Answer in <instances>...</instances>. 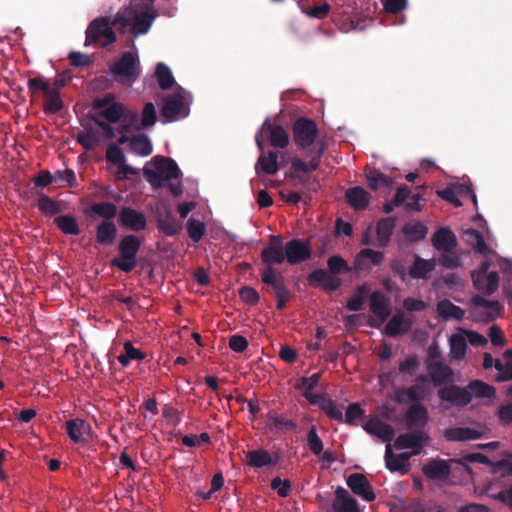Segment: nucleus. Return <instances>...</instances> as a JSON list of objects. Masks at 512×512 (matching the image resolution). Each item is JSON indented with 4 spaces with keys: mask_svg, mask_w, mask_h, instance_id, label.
<instances>
[{
    "mask_svg": "<svg viewBox=\"0 0 512 512\" xmlns=\"http://www.w3.org/2000/svg\"><path fill=\"white\" fill-rule=\"evenodd\" d=\"M351 272L347 261L334 255L327 259V269H314L308 276V284L312 287L321 288L327 293H332L342 286V280L339 275Z\"/></svg>",
    "mask_w": 512,
    "mask_h": 512,
    "instance_id": "obj_1",
    "label": "nucleus"
},
{
    "mask_svg": "<svg viewBox=\"0 0 512 512\" xmlns=\"http://www.w3.org/2000/svg\"><path fill=\"white\" fill-rule=\"evenodd\" d=\"M152 163L155 169L146 165L143 168V176L155 189L163 187L165 180L177 179L181 175L177 163L172 158L157 155L152 159Z\"/></svg>",
    "mask_w": 512,
    "mask_h": 512,
    "instance_id": "obj_2",
    "label": "nucleus"
},
{
    "mask_svg": "<svg viewBox=\"0 0 512 512\" xmlns=\"http://www.w3.org/2000/svg\"><path fill=\"white\" fill-rule=\"evenodd\" d=\"M109 72L116 82L132 85L141 74L140 61L137 54L126 51L109 67Z\"/></svg>",
    "mask_w": 512,
    "mask_h": 512,
    "instance_id": "obj_3",
    "label": "nucleus"
},
{
    "mask_svg": "<svg viewBox=\"0 0 512 512\" xmlns=\"http://www.w3.org/2000/svg\"><path fill=\"white\" fill-rule=\"evenodd\" d=\"M143 240L135 234L124 235L118 243L119 256L111 260V265L129 273L137 265V254Z\"/></svg>",
    "mask_w": 512,
    "mask_h": 512,
    "instance_id": "obj_4",
    "label": "nucleus"
},
{
    "mask_svg": "<svg viewBox=\"0 0 512 512\" xmlns=\"http://www.w3.org/2000/svg\"><path fill=\"white\" fill-rule=\"evenodd\" d=\"M116 40L117 36L111 27L110 17L100 16L88 24L85 31L84 45L86 47L100 45L102 48H107Z\"/></svg>",
    "mask_w": 512,
    "mask_h": 512,
    "instance_id": "obj_5",
    "label": "nucleus"
},
{
    "mask_svg": "<svg viewBox=\"0 0 512 512\" xmlns=\"http://www.w3.org/2000/svg\"><path fill=\"white\" fill-rule=\"evenodd\" d=\"M190 99V93L182 87H178L172 95H168L163 99L162 116L168 122L187 117L189 108L186 106V102Z\"/></svg>",
    "mask_w": 512,
    "mask_h": 512,
    "instance_id": "obj_6",
    "label": "nucleus"
},
{
    "mask_svg": "<svg viewBox=\"0 0 512 512\" xmlns=\"http://www.w3.org/2000/svg\"><path fill=\"white\" fill-rule=\"evenodd\" d=\"M293 140L296 146L302 150H310L318 136V127L314 120L299 117L292 126Z\"/></svg>",
    "mask_w": 512,
    "mask_h": 512,
    "instance_id": "obj_7",
    "label": "nucleus"
},
{
    "mask_svg": "<svg viewBox=\"0 0 512 512\" xmlns=\"http://www.w3.org/2000/svg\"><path fill=\"white\" fill-rule=\"evenodd\" d=\"M325 149L326 147L324 143H317L314 147L308 150L306 154V157L309 159L308 163L300 158H293L291 161V168L293 170L291 177L298 179L301 183L305 182V179L298 173H308L310 171L317 170Z\"/></svg>",
    "mask_w": 512,
    "mask_h": 512,
    "instance_id": "obj_8",
    "label": "nucleus"
},
{
    "mask_svg": "<svg viewBox=\"0 0 512 512\" xmlns=\"http://www.w3.org/2000/svg\"><path fill=\"white\" fill-rule=\"evenodd\" d=\"M119 224L133 232H140L147 227V218L145 214L129 206H124L118 214Z\"/></svg>",
    "mask_w": 512,
    "mask_h": 512,
    "instance_id": "obj_9",
    "label": "nucleus"
},
{
    "mask_svg": "<svg viewBox=\"0 0 512 512\" xmlns=\"http://www.w3.org/2000/svg\"><path fill=\"white\" fill-rule=\"evenodd\" d=\"M285 255L288 264L295 265L309 260L312 249L308 241L292 239L285 245Z\"/></svg>",
    "mask_w": 512,
    "mask_h": 512,
    "instance_id": "obj_10",
    "label": "nucleus"
},
{
    "mask_svg": "<svg viewBox=\"0 0 512 512\" xmlns=\"http://www.w3.org/2000/svg\"><path fill=\"white\" fill-rule=\"evenodd\" d=\"M261 259L267 266L282 264L285 261V246H283L281 236L271 235L269 237L268 245L261 251Z\"/></svg>",
    "mask_w": 512,
    "mask_h": 512,
    "instance_id": "obj_11",
    "label": "nucleus"
},
{
    "mask_svg": "<svg viewBox=\"0 0 512 512\" xmlns=\"http://www.w3.org/2000/svg\"><path fill=\"white\" fill-rule=\"evenodd\" d=\"M438 396L442 401L448 402L454 406H466L471 402V393L466 387L449 385L438 391Z\"/></svg>",
    "mask_w": 512,
    "mask_h": 512,
    "instance_id": "obj_12",
    "label": "nucleus"
},
{
    "mask_svg": "<svg viewBox=\"0 0 512 512\" xmlns=\"http://www.w3.org/2000/svg\"><path fill=\"white\" fill-rule=\"evenodd\" d=\"M410 432L400 434L394 445L396 449L423 448L430 440L429 435L420 429H410Z\"/></svg>",
    "mask_w": 512,
    "mask_h": 512,
    "instance_id": "obj_13",
    "label": "nucleus"
},
{
    "mask_svg": "<svg viewBox=\"0 0 512 512\" xmlns=\"http://www.w3.org/2000/svg\"><path fill=\"white\" fill-rule=\"evenodd\" d=\"M403 418L408 429L423 430L429 421L428 409L423 404L410 405Z\"/></svg>",
    "mask_w": 512,
    "mask_h": 512,
    "instance_id": "obj_14",
    "label": "nucleus"
},
{
    "mask_svg": "<svg viewBox=\"0 0 512 512\" xmlns=\"http://www.w3.org/2000/svg\"><path fill=\"white\" fill-rule=\"evenodd\" d=\"M347 485L354 494L367 502L374 501L376 496L366 476L361 473H352L347 478Z\"/></svg>",
    "mask_w": 512,
    "mask_h": 512,
    "instance_id": "obj_15",
    "label": "nucleus"
},
{
    "mask_svg": "<svg viewBox=\"0 0 512 512\" xmlns=\"http://www.w3.org/2000/svg\"><path fill=\"white\" fill-rule=\"evenodd\" d=\"M363 429L370 435H374L383 442L390 443L395 436L394 428L380 420L378 417L370 418L364 425Z\"/></svg>",
    "mask_w": 512,
    "mask_h": 512,
    "instance_id": "obj_16",
    "label": "nucleus"
},
{
    "mask_svg": "<svg viewBox=\"0 0 512 512\" xmlns=\"http://www.w3.org/2000/svg\"><path fill=\"white\" fill-rule=\"evenodd\" d=\"M156 222L157 228L167 236H175L182 229V223L169 208H164V210L157 212Z\"/></svg>",
    "mask_w": 512,
    "mask_h": 512,
    "instance_id": "obj_17",
    "label": "nucleus"
},
{
    "mask_svg": "<svg viewBox=\"0 0 512 512\" xmlns=\"http://www.w3.org/2000/svg\"><path fill=\"white\" fill-rule=\"evenodd\" d=\"M384 253L370 248L362 249L356 256L354 269L356 271L369 270L372 266H379L384 260Z\"/></svg>",
    "mask_w": 512,
    "mask_h": 512,
    "instance_id": "obj_18",
    "label": "nucleus"
},
{
    "mask_svg": "<svg viewBox=\"0 0 512 512\" xmlns=\"http://www.w3.org/2000/svg\"><path fill=\"white\" fill-rule=\"evenodd\" d=\"M262 132L268 133L269 142L275 148H285L289 145V134L280 125H276L266 119L261 127Z\"/></svg>",
    "mask_w": 512,
    "mask_h": 512,
    "instance_id": "obj_19",
    "label": "nucleus"
},
{
    "mask_svg": "<svg viewBox=\"0 0 512 512\" xmlns=\"http://www.w3.org/2000/svg\"><path fill=\"white\" fill-rule=\"evenodd\" d=\"M423 474L432 480H443L449 477L451 467L448 461L443 459H429L422 467Z\"/></svg>",
    "mask_w": 512,
    "mask_h": 512,
    "instance_id": "obj_20",
    "label": "nucleus"
},
{
    "mask_svg": "<svg viewBox=\"0 0 512 512\" xmlns=\"http://www.w3.org/2000/svg\"><path fill=\"white\" fill-rule=\"evenodd\" d=\"M66 432L70 439L75 443H84L91 432V426L81 418L70 419L65 423Z\"/></svg>",
    "mask_w": 512,
    "mask_h": 512,
    "instance_id": "obj_21",
    "label": "nucleus"
},
{
    "mask_svg": "<svg viewBox=\"0 0 512 512\" xmlns=\"http://www.w3.org/2000/svg\"><path fill=\"white\" fill-rule=\"evenodd\" d=\"M432 244L438 251L452 252L457 246V239L450 228L442 227L434 233Z\"/></svg>",
    "mask_w": 512,
    "mask_h": 512,
    "instance_id": "obj_22",
    "label": "nucleus"
},
{
    "mask_svg": "<svg viewBox=\"0 0 512 512\" xmlns=\"http://www.w3.org/2000/svg\"><path fill=\"white\" fill-rule=\"evenodd\" d=\"M261 280L264 284L273 290L274 294L289 291L285 284V278L282 273L277 271L272 266H267L262 270Z\"/></svg>",
    "mask_w": 512,
    "mask_h": 512,
    "instance_id": "obj_23",
    "label": "nucleus"
},
{
    "mask_svg": "<svg viewBox=\"0 0 512 512\" xmlns=\"http://www.w3.org/2000/svg\"><path fill=\"white\" fill-rule=\"evenodd\" d=\"M38 200L36 203L39 211L47 218H52L64 211L63 201L54 200L43 191H36Z\"/></svg>",
    "mask_w": 512,
    "mask_h": 512,
    "instance_id": "obj_24",
    "label": "nucleus"
},
{
    "mask_svg": "<svg viewBox=\"0 0 512 512\" xmlns=\"http://www.w3.org/2000/svg\"><path fill=\"white\" fill-rule=\"evenodd\" d=\"M245 457L246 464L252 468L275 466L278 462L277 456L273 458L271 454L263 448L249 450L246 452Z\"/></svg>",
    "mask_w": 512,
    "mask_h": 512,
    "instance_id": "obj_25",
    "label": "nucleus"
},
{
    "mask_svg": "<svg viewBox=\"0 0 512 512\" xmlns=\"http://www.w3.org/2000/svg\"><path fill=\"white\" fill-rule=\"evenodd\" d=\"M332 506L334 512H359L357 500L343 487L336 489Z\"/></svg>",
    "mask_w": 512,
    "mask_h": 512,
    "instance_id": "obj_26",
    "label": "nucleus"
},
{
    "mask_svg": "<svg viewBox=\"0 0 512 512\" xmlns=\"http://www.w3.org/2000/svg\"><path fill=\"white\" fill-rule=\"evenodd\" d=\"M409 460L410 455H406L400 453L395 455L392 452L391 445L388 444L385 450V465L388 470L391 472H401L402 474H406L409 471Z\"/></svg>",
    "mask_w": 512,
    "mask_h": 512,
    "instance_id": "obj_27",
    "label": "nucleus"
},
{
    "mask_svg": "<svg viewBox=\"0 0 512 512\" xmlns=\"http://www.w3.org/2000/svg\"><path fill=\"white\" fill-rule=\"evenodd\" d=\"M436 261L434 259H423L419 255H414V261L408 269V275L413 279H428L435 270Z\"/></svg>",
    "mask_w": 512,
    "mask_h": 512,
    "instance_id": "obj_28",
    "label": "nucleus"
},
{
    "mask_svg": "<svg viewBox=\"0 0 512 512\" xmlns=\"http://www.w3.org/2000/svg\"><path fill=\"white\" fill-rule=\"evenodd\" d=\"M117 226L113 221H101L95 229V239L99 245L112 246L117 238Z\"/></svg>",
    "mask_w": 512,
    "mask_h": 512,
    "instance_id": "obj_29",
    "label": "nucleus"
},
{
    "mask_svg": "<svg viewBox=\"0 0 512 512\" xmlns=\"http://www.w3.org/2000/svg\"><path fill=\"white\" fill-rule=\"evenodd\" d=\"M369 306L371 312L379 319L380 323L384 322L390 315L389 302L381 291H374L370 295Z\"/></svg>",
    "mask_w": 512,
    "mask_h": 512,
    "instance_id": "obj_30",
    "label": "nucleus"
},
{
    "mask_svg": "<svg viewBox=\"0 0 512 512\" xmlns=\"http://www.w3.org/2000/svg\"><path fill=\"white\" fill-rule=\"evenodd\" d=\"M475 289L486 294H493L499 286V274L497 271H491L488 275H471Z\"/></svg>",
    "mask_w": 512,
    "mask_h": 512,
    "instance_id": "obj_31",
    "label": "nucleus"
},
{
    "mask_svg": "<svg viewBox=\"0 0 512 512\" xmlns=\"http://www.w3.org/2000/svg\"><path fill=\"white\" fill-rule=\"evenodd\" d=\"M279 170L278 153L276 151H268L261 153L255 164V172L260 175L261 173L267 175H274Z\"/></svg>",
    "mask_w": 512,
    "mask_h": 512,
    "instance_id": "obj_32",
    "label": "nucleus"
},
{
    "mask_svg": "<svg viewBox=\"0 0 512 512\" xmlns=\"http://www.w3.org/2000/svg\"><path fill=\"white\" fill-rule=\"evenodd\" d=\"M396 226V217L390 216L386 218H381L376 224V235H377V243L376 245L380 248L386 247L393 234V231Z\"/></svg>",
    "mask_w": 512,
    "mask_h": 512,
    "instance_id": "obj_33",
    "label": "nucleus"
},
{
    "mask_svg": "<svg viewBox=\"0 0 512 512\" xmlns=\"http://www.w3.org/2000/svg\"><path fill=\"white\" fill-rule=\"evenodd\" d=\"M472 304L477 307H483L486 311L483 313L482 320L493 321L503 310V305L497 300H487L481 295H475L471 299Z\"/></svg>",
    "mask_w": 512,
    "mask_h": 512,
    "instance_id": "obj_34",
    "label": "nucleus"
},
{
    "mask_svg": "<svg viewBox=\"0 0 512 512\" xmlns=\"http://www.w3.org/2000/svg\"><path fill=\"white\" fill-rule=\"evenodd\" d=\"M483 433L470 427H453L444 431L448 441H468L482 438Z\"/></svg>",
    "mask_w": 512,
    "mask_h": 512,
    "instance_id": "obj_35",
    "label": "nucleus"
},
{
    "mask_svg": "<svg viewBox=\"0 0 512 512\" xmlns=\"http://www.w3.org/2000/svg\"><path fill=\"white\" fill-rule=\"evenodd\" d=\"M345 196L350 206L357 211L365 209L370 202V194L360 186L348 189Z\"/></svg>",
    "mask_w": 512,
    "mask_h": 512,
    "instance_id": "obj_36",
    "label": "nucleus"
},
{
    "mask_svg": "<svg viewBox=\"0 0 512 512\" xmlns=\"http://www.w3.org/2000/svg\"><path fill=\"white\" fill-rule=\"evenodd\" d=\"M427 369L435 386L449 382L453 376L452 369L442 362H432Z\"/></svg>",
    "mask_w": 512,
    "mask_h": 512,
    "instance_id": "obj_37",
    "label": "nucleus"
},
{
    "mask_svg": "<svg viewBox=\"0 0 512 512\" xmlns=\"http://www.w3.org/2000/svg\"><path fill=\"white\" fill-rule=\"evenodd\" d=\"M266 417L268 420L267 426L271 431L284 432L297 428V423L294 420L285 418L275 410L269 411Z\"/></svg>",
    "mask_w": 512,
    "mask_h": 512,
    "instance_id": "obj_38",
    "label": "nucleus"
},
{
    "mask_svg": "<svg viewBox=\"0 0 512 512\" xmlns=\"http://www.w3.org/2000/svg\"><path fill=\"white\" fill-rule=\"evenodd\" d=\"M129 149L132 153L146 157L153 151V146L150 138L144 133L132 135Z\"/></svg>",
    "mask_w": 512,
    "mask_h": 512,
    "instance_id": "obj_39",
    "label": "nucleus"
},
{
    "mask_svg": "<svg viewBox=\"0 0 512 512\" xmlns=\"http://www.w3.org/2000/svg\"><path fill=\"white\" fill-rule=\"evenodd\" d=\"M463 239L476 253L486 255L489 252V248L478 230L472 228L465 230L463 232Z\"/></svg>",
    "mask_w": 512,
    "mask_h": 512,
    "instance_id": "obj_40",
    "label": "nucleus"
},
{
    "mask_svg": "<svg viewBox=\"0 0 512 512\" xmlns=\"http://www.w3.org/2000/svg\"><path fill=\"white\" fill-rule=\"evenodd\" d=\"M437 313L443 319H455L458 321L462 320L465 315V311L461 307L454 305L447 299L437 304Z\"/></svg>",
    "mask_w": 512,
    "mask_h": 512,
    "instance_id": "obj_41",
    "label": "nucleus"
},
{
    "mask_svg": "<svg viewBox=\"0 0 512 512\" xmlns=\"http://www.w3.org/2000/svg\"><path fill=\"white\" fill-rule=\"evenodd\" d=\"M410 323H405L404 314L398 312L395 314L385 326V334L388 337H397L408 331Z\"/></svg>",
    "mask_w": 512,
    "mask_h": 512,
    "instance_id": "obj_42",
    "label": "nucleus"
},
{
    "mask_svg": "<svg viewBox=\"0 0 512 512\" xmlns=\"http://www.w3.org/2000/svg\"><path fill=\"white\" fill-rule=\"evenodd\" d=\"M154 20V15L148 11L133 15L132 32L135 36L146 34Z\"/></svg>",
    "mask_w": 512,
    "mask_h": 512,
    "instance_id": "obj_43",
    "label": "nucleus"
},
{
    "mask_svg": "<svg viewBox=\"0 0 512 512\" xmlns=\"http://www.w3.org/2000/svg\"><path fill=\"white\" fill-rule=\"evenodd\" d=\"M471 393V399L473 397L476 398H493L495 396L496 390L493 386L481 381V380H473L466 387Z\"/></svg>",
    "mask_w": 512,
    "mask_h": 512,
    "instance_id": "obj_44",
    "label": "nucleus"
},
{
    "mask_svg": "<svg viewBox=\"0 0 512 512\" xmlns=\"http://www.w3.org/2000/svg\"><path fill=\"white\" fill-rule=\"evenodd\" d=\"M402 232L408 241L418 242L426 237L428 228L421 222L406 223L402 228Z\"/></svg>",
    "mask_w": 512,
    "mask_h": 512,
    "instance_id": "obj_45",
    "label": "nucleus"
},
{
    "mask_svg": "<svg viewBox=\"0 0 512 512\" xmlns=\"http://www.w3.org/2000/svg\"><path fill=\"white\" fill-rule=\"evenodd\" d=\"M54 223L59 228V230L66 235L80 234V228L77 223V220L72 215H61L55 217Z\"/></svg>",
    "mask_w": 512,
    "mask_h": 512,
    "instance_id": "obj_46",
    "label": "nucleus"
},
{
    "mask_svg": "<svg viewBox=\"0 0 512 512\" xmlns=\"http://www.w3.org/2000/svg\"><path fill=\"white\" fill-rule=\"evenodd\" d=\"M155 76L162 90H169L175 84V79L170 68L162 62L156 65Z\"/></svg>",
    "mask_w": 512,
    "mask_h": 512,
    "instance_id": "obj_47",
    "label": "nucleus"
},
{
    "mask_svg": "<svg viewBox=\"0 0 512 512\" xmlns=\"http://www.w3.org/2000/svg\"><path fill=\"white\" fill-rule=\"evenodd\" d=\"M89 211L103 218V221H112L117 215V206L112 202H98L92 204Z\"/></svg>",
    "mask_w": 512,
    "mask_h": 512,
    "instance_id": "obj_48",
    "label": "nucleus"
},
{
    "mask_svg": "<svg viewBox=\"0 0 512 512\" xmlns=\"http://www.w3.org/2000/svg\"><path fill=\"white\" fill-rule=\"evenodd\" d=\"M146 355L140 349L133 346L130 341L124 342V353L117 357V360L123 367H127L132 360H143Z\"/></svg>",
    "mask_w": 512,
    "mask_h": 512,
    "instance_id": "obj_49",
    "label": "nucleus"
},
{
    "mask_svg": "<svg viewBox=\"0 0 512 512\" xmlns=\"http://www.w3.org/2000/svg\"><path fill=\"white\" fill-rule=\"evenodd\" d=\"M451 356L456 360L465 358L467 340L462 334H453L449 339Z\"/></svg>",
    "mask_w": 512,
    "mask_h": 512,
    "instance_id": "obj_50",
    "label": "nucleus"
},
{
    "mask_svg": "<svg viewBox=\"0 0 512 512\" xmlns=\"http://www.w3.org/2000/svg\"><path fill=\"white\" fill-rule=\"evenodd\" d=\"M45 96L44 112L46 114H56L63 109L64 104L57 89L51 88Z\"/></svg>",
    "mask_w": 512,
    "mask_h": 512,
    "instance_id": "obj_51",
    "label": "nucleus"
},
{
    "mask_svg": "<svg viewBox=\"0 0 512 512\" xmlns=\"http://www.w3.org/2000/svg\"><path fill=\"white\" fill-rule=\"evenodd\" d=\"M124 112L125 105L120 102H116L112 103V105H110L109 107H106L105 109L99 111L96 116L98 118H104L109 123H117L123 117Z\"/></svg>",
    "mask_w": 512,
    "mask_h": 512,
    "instance_id": "obj_52",
    "label": "nucleus"
},
{
    "mask_svg": "<svg viewBox=\"0 0 512 512\" xmlns=\"http://www.w3.org/2000/svg\"><path fill=\"white\" fill-rule=\"evenodd\" d=\"M76 141L85 150H92L99 143V138L94 129L90 127L86 131H79L76 135Z\"/></svg>",
    "mask_w": 512,
    "mask_h": 512,
    "instance_id": "obj_53",
    "label": "nucleus"
},
{
    "mask_svg": "<svg viewBox=\"0 0 512 512\" xmlns=\"http://www.w3.org/2000/svg\"><path fill=\"white\" fill-rule=\"evenodd\" d=\"M509 458H503L492 462L490 473L499 475L500 477L512 476V454H508Z\"/></svg>",
    "mask_w": 512,
    "mask_h": 512,
    "instance_id": "obj_54",
    "label": "nucleus"
},
{
    "mask_svg": "<svg viewBox=\"0 0 512 512\" xmlns=\"http://www.w3.org/2000/svg\"><path fill=\"white\" fill-rule=\"evenodd\" d=\"M394 401L400 404L411 403V405L421 404L419 397L415 394L413 387L398 388L394 392Z\"/></svg>",
    "mask_w": 512,
    "mask_h": 512,
    "instance_id": "obj_55",
    "label": "nucleus"
},
{
    "mask_svg": "<svg viewBox=\"0 0 512 512\" xmlns=\"http://www.w3.org/2000/svg\"><path fill=\"white\" fill-rule=\"evenodd\" d=\"M307 446L309 450L315 455L319 456L323 452L324 444L321 438L318 436L317 428L312 425L307 433Z\"/></svg>",
    "mask_w": 512,
    "mask_h": 512,
    "instance_id": "obj_56",
    "label": "nucleus"
},
{
    "mask_svg": "<svg viewBox=\"0 0 512 512\" xmlns=\"http://www.w3.org/2000/svg\"><path fill=\"white\" fill-rule=\"evenodd\" d=\"M133 11L125 8L123 11H118L117 14L111 19V27H117L121 33H124L128 26L131 25V16Z\"/></svg>",
    "mask_w": 512,
    "mask_h": 512,
    "instance_id": "obj_57",
    "label": "nucleus"
},
{
    "mask_svg": "<svg viewBox=\"0 0 512 512\" xmlns=\"http://www.w3.org/2000/svg\"><path fill=\"white\" fill-rule=\"evenodd\" d=\"M367 292V287L365 285L359 286L356 292L349 298L346 308L349 311L357 312L363 308L365 302V293Z\"/></svg>",
    "mask_w": 512,
    "mask_h": 512,
    "instance_id": "obj_58",
    "label": "nucleus"
},
{
    "mask_svg": "<svg viewBox=\"0 0 512 512\" xmlns=\"http://www.w3.org/2000/svg\"><path fill=\"white\" fill-rule=\"evenodd\" d=\"M367 184L372 190H377L380 186H389L391 181L380 170H371L366 174Z\"/></svg>",
    "mask_w": 512,
    "mask_h": 512,
    "instance_id": "obj_59",
    "label": "nucleus"
},
{
    "mask_svg": "<svg viewBox=\"0 0 512 512\" xmlns=\"http://www.w3.org/2000/svg\"><path fill=\"white\" fill-rule=\"evenodd\" d=\"M187 232H188V236L194 242H199L203 238V236L206 232L205 224L199 220L190 218L187 222Z\"/></svg>",
    "mask_w": 512,
    "mask_h": 512,
    "instance_id": "obj_60",
    "label": "nucleus"
},
{
    "mask_svg": "<svg viewBox=\"0 0 512 512\" xmlns=\"http://www.w3.org/2000/svg\"><path fill=\"white\" fill-rule=\"evenodd\" d=\"M54 175L48 170H41L36 176L32 178L34 184L33 192L42 191L43 188L51 185L54 182Z\"/></svg>",
    "mask_w": 512,
    "mask_h": 512,
    "instance_id": "obj_61",
    "label": "nucleus"
},
{
    "mask_svg": "<svg viewBox=\"0 0 512 512\" xmlns=\"http://www.w3.org/2000/svg\"><path fill=\"white\" fill-rule=\"evenodd\" d=\"M321 411H323L327 417H329L330 419H333V420H336L338 422H343L344 421V417H343V413H342V410L340 407H338L336 405V403L330 399V398H327L323 404H322V407L320 408Z\"/></svg>",
    "mask_w": 512,
    "mask_h": 512,
    "instance_id": "obj_62",
    "label": "nucleus"
},
{
    "mask_svg": "<svg viewBox=\"0 0 512 512\" xmlns=\"http://www.w3.org/2000/svg\"><path fill=\"white\" fill-rule=\"evenodd\" d=\"M157 121V114L153 103L148 102L144 105L140 124L142 128H148L153 126Z\"/></svg>",
    "mask_w": 512,
    "mask_h": 512,
    "instance_id": "obj_63",
    "label": "nucleus"
},
{
    "mask_svg": "<svg viewBox=\"0 0 512 512\" xmlns=\"http://www.w3.org/2000/svg\"><path fill=\"white\" fill-rule=\"evenodd\" d=\"M105 157L108 163L113 164L115 166H118L125 162V154L122 151V149L116 144H111L107 147Z\"/></svg>",
    "mask_w": 512,
    "mask_h": 512,
    "instance_id": "obj_64",
    "label": "nucleus"
}]
</instances>
